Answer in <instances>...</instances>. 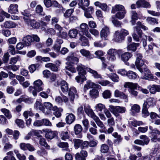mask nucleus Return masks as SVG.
Here are the masks:
<instances>
[{"instance_id":"1","label":"nucleus","mask_w":160,"mask_h":160,"mask_svg":"<svg viewBox=\"0 0 160 160\" xmlns=\"http://www.w3.org/2000/svg\"><path fill=\"white\" fill-rule=\"evenodd\" d=\"M137 26L133 27V32L132 34L133 39L136 42H138L140 38H142L143 34L142 31L140 28L146 31L148 30V28L142 24L140 22H138L136 23Z\"/></svg>"},{"instance_id":"2","label":"nucleus","mask_w":160,"mask_h":160,"mask_svg":"<svg viewBox=\"0 0 160 160\" xmlns=\"http://www.w3.org/2000/svg\"><path fill=\"white\" fill-rule=\"evenodd\" d=\"M116 12L115 16L119 19H123L126 13L124 7L120 4L116 5L112 8V13H115Z\"/></svg>"},{"instance_id":"3","label":"nucleus","mask_w":160,"mask_h":160,"mask_svg":"<svg viewBox=\"0 0 160 160\" xmlns=\"http://www.w3.org/2000/svg\"><path fill=\"white\" fill-rule=\"evenodd\" d=\"M154 104V99L153 98H148L144 101L142 112V113L144 114L145 116L149 115V113L148 111V108L150 106H153Z\"/></svg>"},{"instance_id":"4","label":"nucleus","mask_w":160,"mask_h":160,"mask_svg":"<svg viewBox=\"0 0 160 160\" xmlns=\"http://www.w3.org/2000/svg\"><path fill=\"white\" fill-rule=\"evenodd\" d=\"M110 110L111 112L116 117H120L121 118V116L119 113H124L126 111V109L125 107L120 106H114L110 105L109 106Z\"/></svg>"},{"instance_id":"5","label":"nucleus","mask_w":160,"mask_h":160,"mask_svg":"<svg viewBox=\"0 0 160 160\" xmlns=\"http://www.w3.org/2000/svg\"><path fill=\"white\" fill-rule=\"evenodd\" d=\"M136 60L135 62V64L137 69L141 73L143 72L142 68L141 67L144 64V62L142 59V55L139 53H136Z\"/></svg>"},{"instance_id":"6","label":"nucleus","mask_w":160,"mask_h":160,"mask_svg":"<svg viewBox=\"0 0 160 160\" xmlns=\"http://www.w3.org/2000/svg\"><path fill=\"white\" fill-rule=\"evenodd\" d=\"M122 52L121 50H117L114 49H109L107 52L109 60L112 62L114 61L116 59L117 55L121 53Z\"/></svg>"},{"instance_id":"7","label":"nucleus","mask_w":160,"mask_h":160,"mask_svg":"<svg viewBox=\"0 0 160 160\" xmlns=\"http://www.w3.org/2000/svg\"><path fill=\"white\" fill-rule=\"evenodd\" d=\"M80 33L79 34H80V32L83 35L86 36L89 38H91V35L88 32V25L85 23H82L80 25L79 27Z\"/></svg>"},{"instance_id":"8","label":"nucleus","mask_w":160,"mask_h":160,"mask_svg":"<svg viewBox=\"0 0 160 160\" xmlns=\"http://www.w3.org/2000/svg\"><path fill=\"white\" fill-rule=\"evenodd\" d=\"M110 33V30L109 28L107 26L103 25L100 31V37L102 39L106 40L107 38Z\"/></svg>"},{"instance_id":"9","label":"nucleus","mask_w":160,"mask_h":160,"mask_svg":"<svg viewBox=\"0 0 160 160\" xmlns=\"http://www.w3.org/2000/svg\"><path fill=\"white\" fill-rule=\"evenodd\" d=\"M43 112L46 115H48L51 113V111L54 109L52 104L49 102H45L44 103Z\"/></svg>"},{"instance_id":"10","label":"nucleus","mask_w":160,"mask_h":160,"mask_svg":"<svg viewBox=\"0 0 160 160\" xmlns=\"http://www.w3.org/2000/svg\"><path fill=\"white\" fill-rule=\"evenodd\" d=\"M24 21L28 25L31 26L34 28H37L40 26V23L34 19H28L24 18Z\"/></svg>"},{"instance_id":"11","label":"nucleus","mask_w":160,"mask_h":160,"mask_svg":"<svg viewBox=\"0 0 160 160\" xmlns=\"http://www.w3.org/2000/svg\"><path fill=\"white\" fill-rule=\"evenodd\" d=\"M136 4L138 8L141 7L149 8L151 7L150 4L145 0H138L136 2Z\"/></svg>"},{"instance_id":"12","label":"nucleus","mask_w":160,"mask_h":160,"mask_svg":"<svg viewBox=\"0 0 160 160\" xmlns=\"http://www.w3.org/2000/svg\"><path fill=\"white\" fill-rule=\"evenodd\" d=\"M18 5L16 4H11L8 8V12L11 14H16L18 12Z\"/></svg>"},{"instance_id":"13","label":"nucleus","mask_w":160,"mask_h":160,"mask_svg":"<svg viewBox=\"0 0 160 160\" xmlns=\"http://www.w3.org/2000/svg\"><path fill=\"white\" fill-rule=\"evenodd\" d=\"M76 89L74 87H71L69 90L68 95L69 96L70 101L72 102L75 98V95H77Z\"/></svg>"},{"instance_id":"14","label":"nucleus","mask_w":160,"mask_h":160,"mask_svg":"<svg viewBox=\"0 0 160 160\" xmlns=\"http://www.w3.org/2000/svg\"><path fill=\"white\" fill-rule=\"evenodd\" d=\"M84 111L88 116L94 119L97 116L95 114L89 105L85 106Z\"/></svg>"},{"instance_id":"15","label":"nucleus","mask_w":160,"mask_h":160,"mask_svg":"<svg viewBox=\"0 0 160 160\" xmlns=\"http://www.w3.org/2000/svg\"><path fill=\"white\" fill-rule=\"evenodd\" d=\"M74 130L75 135H78V137L81 138L82 137V134L81 133L82 128L81 125L79 124L75 125L74 127Z\"/></svg>"},{"instance_id":"16","label":"nucleus","mask_w":160,"mask_h":160,"mask_svg":"<svg viewBox=\"0 0 160 160\" xmlns=\"http://www.w3.org/2000/svg\"><path fill=\"white\" fill-rule=\"evenodd\" d=\"M34 87L36 88L38 92L43 90V83L40 79L35 81L33 82Z\"/></svg>"},{"instance_id":"17","label":"nucleus","mask_w":160,"mask_h":160,"mask_svg":"<svg viewBox=\"0 0 160 160\" xmlns=\"http://www.w3.org/2000/svg\"><path fill=\"white\" fill-rule=\"evenodd\" d=\"M96 123L97 125L100 127L102 130H100L99 131L101 132H105V127L103 122L100 121L99 118L97 116L93 119Z\"/></svg>"},{"instance_id":"18","label":"nucleus","mask_w":160,"mask_h":160,"mask_svg":"<svg viewBox=\"0 0 160 160\" xmlns=\"http://www.w3.org/2000/svg\"><path fill=\"white\" fill-rule=\"evenodd\" d=\"M17 26V24L16 23L11 21H6L3 23V25H1L2 28L4 27L8 28H15Z\"/></svg>"},{"instance_id":"19","label":"nucleus","mask_w":160,"mask_h":160,"mask_svg":"<svg viewBox=\"0 0 160 160\" xmlns=\"http://www.w3.org/2000/svg\"><path fill=\"white\" fill-rule=\"evenodd\" d=\"M88 68L81 64L78 65L77 68L78 75H84L86 74V70H87V69Z\"/></svg>"},{"instance_id":"20","label":"nucleus","mask_w":160,"mask_h":160,"mask_svg":"<svg viewBox=\"0 0 160 160\" xmlns=\"http://www.w3.org/2000/svg\"><path fill=\"white\" fill-rule=\"evenodd\" d=\"M66 60L68 61L67 63H68L69 65L70 64H74V62H78L79 61L78 58L76 57L73 54L68 56L66 58Z\"/></svg>"},{"instance_id":"21","label":"nucleus","mask_w":160,"mask_h":160,"mask_svg":"<svg viewBox=\"0 0 160 160\" xmlns=\"http://www.w3.org/2000/svg\"><path fill=\"white\" fill-rule=\"evenodd\" d=\"M94 5L99 7L104 11H107L108 10V7L106 4L105 3H101L99 2H96L94 3Z\"/></svg>"},{"instance_id":"22","label":"nucleus","mask_w":160,"mask_h":160,"mask_svg":"<svg viewBox=\"0 0 160 160\" xmlns=\"http://www.w3.org/2000/svg\"><path fill=\"white\" fill-rule=\"evenodd\" d=\"M124 39V37L122 35L121 33L119 32L118 31H116L115 32L114 39L115 42H119L123 40Z\"/></svg>"},{"instance_id":"23","label":"nucleus","mask_w":160,"mask_h":160,"mask_svg":"<svg viewBox=\"0 0 160 160\" xmlns=\"http://www.w3.org/2000/svg\"><path fill=\"white\" fill-rule=\"evenodd\" d=\"M138 86V84L137 83L127 82L125 83L124 87L125 88H128L130 89H136Z\"/></svg>"},{"instance_id":"24","label":"nucleus","mask_w":160,"mask_h":160,"mask_svg":"<svg viewBox=\"0 0 160 160\" xmlns=\"http://www.w3.org/2000/svg\"><path fill=\"white\" fill-rule=\"evenodd\" d=\"M112 136L116 138L114 141V145H118L122 140V138H121V136L118 135L116 132H114Z\"/></svg>"},{"instance_id":"25","label":"nucleus","mask_w":160,"mask_h":160,"mask_svg":"<svg viewBox=\"0 0 160 160\" xmlns=\"http://www.w3.org/2000/svg\"><path fill=\"white\" fill-rule=\"evenodd\" d=\"M45 67L46 68H49L53 72H57L58 70V67H57L55 64L52 63L46 64L45 65Z\"/></svg>"},{"instance_id":"26","label":"nucleus","mask_w":160,"mask_h":160,"mask_svg":"<svg viewBox=\"0 0 160 160\" xmlns=\"http://www.w3.org/2000/svg\"><path fill=\"white\" fill-rule=\"evenodd\" d=\"M80 7L83 10H85V7H88L89 5V0H81L78 4Z\"/></svg>"},{"instance_id":"27","label":"nucleus","mask_w":160,"mask_h":160,"mask_svg":"<svg viewBox=\"0 0 160 160\" xmlns=\"http://www.w3.org/2000/svg\"><path fill=\"white\" fill-rule=\"evenodd\" d=\"M87 71L90 73L92 74L94 78L96 79L102 78V77L101 75L100 74H99L96 71L91 68L87 69Z\"/></svg>"},{"instance_id":"28","label":"nucleus","mask_w":160,"mask_h":160,"mask_svg":"<svg viewBox=\"0 0 160 160\" xmlns=\"http://www.w3.org/2000/svg\"><path fill=\"white\" fill-rule=\"evenodd\" d=\"M61 88L63 93H67L68 90V84L65 81H62L61 82Z\"/></svg>"},{"instance_id":"29","label":"nucleus","mask_w":160,"mask_h":160,"mask_svg":"<svg viewBox=\"0 0 160 160\" xmlns=\"http://www.w3.org/2000/svg\"><path fill=\"white\" fill-rule=\"evenodd\" d=\"M75 119L74 115L72 113H70L66 116V121L67 123L71 124L73 122Z\"/></svg>"},{"instance_id":"30","label":"nucleus","mask_w":160,"mask_h":160,"mask_svg":"<svg viewBox=\"0 0 160 160\" xmlns=\"http://www.w3.org/2000/svg\"><path fill=\"white\" fill-rule=\"evenodd\" d=\"M57 135V132L55 131H50L47 132L45 135V137L51 139L54 138Z\"/></svg>"},{"instance_id":"31","label":"nucleus","mask_w":160,"mask_h":160,"mask_svg":"<svg viewBox=\"0 0 160 160\" xmlns=\"http://www.w3.org/2000/svg\"><path fill=\"white\" fill-rule=\"evenodd\" d=\"M30 8H28L24 10L21 12L23 16V18L24 20V18H27L28 19H30L29 17L31 16V14L30 12Z\"/></svg>"},{"instance_id":"32","label":"nucleus","mask_w":160,"mask_h":160,"mask_svg":"<svg viewBox=\"0 0 160 160\" xmlns=\"http://www.w3.org/2000/svg\"><path fill=\"white\" fill-rule=\"evenodd\" d=\"M70 134L68 131H62L60 135V137L62 140H65L69 138Z\"/></svg>"},{"instance_id":"33","label":"nucleus","mask_w":160,"mask_h":160,"mask_svg":"<svg viewBox=\"0 0 160 160\" xmlns=\"http://www.w3.org/2000/svg\"><path fill=\"white\" fill-rule=\"evenodd\" d=\"M132 56V55L131 53L128 52H126L121 55V59L124 62H127Z\"/></svg>"},{"instance_id":"34","label":"nucleus","mask_w":160,"mask_h":160,"mask_svg":"<svg viewBox=\"0 0 160 160\" xmlns=\"http://www.w3.org/2000/svg\"><path fill=\"white\" fill-rule=\"evenodd\" d=\"M144 73V76L141 77V78L143 79H148V78L153 79H154V77L150 71L149 70L145 72Z\"/></svg>"},{"instance_id":"35","label":"nucleus","mask_w":160,"mask_h":160,"mask_svg":"<svg viewBox=\"0 0 160 160\" xmlns=\"http://www.w3.org/2000/svg\"><path fill=\"white\" fill-rule=\"evenodd\" d=\"M139 45V43H136L133 42L132 44L129 45L127 47V49L128 50L132 51H135L136 49L137 48Z\"/></svg>"},{"instance_id":"36","label":"nucleus","mask_w":160,"mask_h":160,"mask_svg":"<svg viewBox=\"0 0 160 160\" xmlns=\"http://www.w3.org/2000/svg\"><path fill=\"white\" fill-rule=\"evenodd\" d=\"M79 40L82 42V45L83 46H89V43L87 38L82 35L79 38Z\"/></svg>"},{"instance_id":"37","label":"nucleus","mask_w":160,"mask_h":160,"mask_svg":"<svg viewBox=\"0 0 160 160\" xmlns=\"http://www.w3.org/2000/svg\"><path fill=\"white\" fill-rule=\"evenodd\" d=\"M78 33V31L76 29L70 30L68 32V35L71 38H75Z\"/></svg>"},{"instance_id":"38","label":"nucleus","mask_w":160,"mask_h":160,"mask_svg":"<svg viewBox=\"0 0 160 160\" xmlns=\"http://www.w3.org/2000/svg\"><path fill=\"white\" fill-rule=\"evenodd\" d=\"M22 41L26 46H29L30 43L32 41V37L30 35L27 36L23 38Z\"/></svg>"},{"instance_id":"39","label":"nucleus","mask_w":160,"mask_h":160,"mask_svg":"<svg viewBox=\"0 0 160 160\" xmlns=\"http://www.w3.org/2000/svg\"><path fill=\"white\" fill-rule=\"evenodd\" d=\"M43 106L41 102L37 100L34 105V108L36 109H38L43 111Z\"/></svg>"},{"instance_id":"40","label":"nucleus","mask_w":160,"mask_h":160,"mask_svg":"<svg viewBox=\"0 0 160 160\" xmlns=\"http://www.w3.org/2000/svg\"><path fill=\"white\" fill-rule=\"evenodd\" d=\"M95 108L97 112H101L102 110L104 111L106 108L105 106L101 103L97 104L95 106Z\"/></svg>"},{"instance_id":"41","label":"nucleus","mask_w":160,"mask_h":160,"mask_svg":"<svg viewBox=\"0 0 160 160\" xmlns=\"http://www.w3.org/2000/svg\"><path fill=\"white\" fill-rule=\"evenodd\" d=\"M54 111L53 114L57 118L60 117L61 115V112L62 111V108H58L56 106L54 107V109L53 110Z\"/></svg>"},{"instance_id":"42","label":"nucleus","mask_w":160,"mask_h":160,"mask_svg":"<svg viewBox=\"0 0 160 160\" xmlns=\"http://www.w3.org/2000/svg\"><path fill=\"white\" fill-rule=\"evenodd\" d=\"M75 79L77 82L80 83H82L84 81L86 80L85 76L83 75H78Z\"/></svg>"},{"instance_id":"43","label":"nucleus","mask_w":160,"mask_h":160,"mask_svg":"<svg viewBox=\"0 0 160 160\" xmlns=\"http://www.w3.org/2000/svg\"><path fill=\"white\" fill-rule=\"evenodd\" d=\"M74 143V146L76 149H78L81 145L82 142V140L79 139H74L73 140Z\"/></svg>"},{"instance_id":"44","label":"nucleus","mask_w":160,"mask_h":160,"mask_svg":"<svg viewBox=\"0 0 160 160\" xmlns=\"http://www.w3.org/2000/svg\"><path fill=\"white\" fill-rule=\"evenodd\" d=\"M107 44V43L105 42L100 41H96L94 43V45L96 47L102 48L105 47Z\"/></svg>"},{"instance_id":"45","label":"nucleus","mask_w":160,"mask_h":160,"mask_svg":"<svg viewBox=\"0 0 160 160\" xmlns=\"http://www.w3.org/2000/svg\"><path fill=\"white\" fill-rule=\"evenodd\" d=\"M95 84L90 81H88L87 82L86 84L84 85V89L85 91H86L87 90L94 87Z\"/></svg>"},{"instance_id":"46","label":"nucleus","mask_w":160,"mask_h":160,"mask_svg":"<svg viewBox=\"0 0 160 160\" xmlns=\"http://www.w3.org/2000/svg\"><path fill=\"white\" fill-rule=\"evenodd\" d=\"M107 76L109 78L113 81L114 82H118L119 81V77L115 73L109 74H107Z\"/></svg>"},{"instance_id":"47","label":"nucleus","mask_w":160,"mask_h":160,"mask_svg":"<svg viewBox=\"0 0 160 160\" xmlns=\"http://www.w3.org/2000/svg\"><path fill=\"white\" fill-rule=\"evenodd\" d=\"M146 20L148 23L150 24H154L156 23L157 24L158 23V20L151 17H147Z\"/></svg>"},{"instance_id":"48","label":"nucleus","mask_w":160,"mask_h":160,"mask_svg":"<svg viewBox=\"0 0 160 160\" xmlns=\"http://www.w3.org/2000/svg\"><path fill=\"white\" fill-rule=\"evenodd\" d=\"M90 96L93 98H97L98 96L99 92L97 89H93L90 91Z\"/></svg>"},{"instance_id":"49","label":"nucleus","mask_w":160,"mask_h":160,"mask_svg":"<svg viewBox=\"0 0 160 160\" xmlns=\"http://www.w3.org/2000/svg\"><path fill=\"white\" fill-rule=\"evenodd\" d=\"M36 12L42 16H44L45 13L43 12V8L40 5H38L35 8Z\"/></svg>"},{"instance_id":"50","label":"nucleus","mask_w":160,"mask_h":160,"mask_svg":"<svg viewBox=\"0 0 160 160\" xmlns=\"http://www.w3.org/2000/svg\"><path fill=\"white\" fill-rule=\"evenodd\" d=\"M39 143L42 146L45 147L47 149H49L50 146L46 142L45 139L44 138H40Z\"/></svg>"},{"instance_id":"51","label":"nucleus","mask_w":160,"mask_h":160,"mask_svg":"<svg viewBox=\"0 0 160 160\" xmlns=\"http://www.w3.org/2000/svg\"><path fill=\"white\" fill-rule=\"evenodd\" d=\"M127 76L130 79H135L137 77L136 73L131 71H129L128 72Z\"/></svg>"},{"instance_id":"52","label":"nucleus","mask_w":160,"mask_h":160,"mask_svg":"<svg viewBox=\"0 0 160 160\" xmlns=\"http://www.w3.org/2000/svg\"><path fill=\"white\" fill-rule=\"evenodd\" d=\"M1 111L8 118L10 119L11 118L12 115L9 110L6 108H2Z\"/></svg>"},{"instance_id":"53","label":"nucleus","mask_w":160,"mask_h":160,"mask_svg":"<svg viewBox=\"0 0 160 160\" xmlns=\"http://www.w3.org/2000/svg\"><path fill=\"white\" fill-rule=\"evenodd\" d=\"M80 53L83 56L89 58L90 56V52L88 50L84 49H82L80 51Z\"/></svg>"},{"instance_id":"54","label":"nucleus","mask_w":160,"mask_h":160,"mask_svg":"<svg viewBox=\"0 0 160 160\" xmlns=\"http://www.w3.org/2000/svg\"><path fill=\"white\" fill-rule=\"evenodd\" d=\"M102 95L104 98H109L111 97V93L110 90H107L102 93Z\"/></svg>"},{"instance_id":"55","label":"nucleus","mask_w":160,"mask_h":160,"mask_svg":"<svg viewBox=\"0 0 160 160\" xmlns=\"http://www.w3.org/2000/svg\"><path fill=\"white\" fill-rule=\"evenodd\" d=\"M8 51L12 55H14L16 53V51L14 46L9 44Z\"/></svg>"},{"instance_id":"56","label":"nucleus","mask_w":160,"mask_h":160,"mask_svg":"<svg viewBox=\"0 0 160 160\" xmlns=\"http://www.w3.org/2000/svg\"><path fill=\"white\" fill-rule=\"evenodd\" d=\"M147 88L149 90L150 92L152 94H155L156 92V85H150L148 86Z\"/></svg>"},{"instance_id":"57","label":"nucleus","mask_w":160,"mask_h":160,"mask_svg":"<svg viewBox=\"0 0 160 160\" xmlns=\"http://www.w3.org/2000/svg\"><path fill=\"white\" fill-rule=\"evenodd\" d=\"M140 109L139 106L137 104H134L131 107V111L134 112H138Z\"/></svg>"},{"instance_id":"58","label":"nucleus","mask_w":160,"mask_h":160,"mask_svg":"<svg viewBox=\"0 0 160 160\" xmlns=\"http://www.w3.org/2000/svg\"><path fill=\"white\" fill-rule=\"evenodd\" d=\"M42 29L43 31H44L50 34L51 35H54L56 33L55 30L52 28H50L46 30L44 28H42Z\"/></svg>"},{"instance_id":"59","label":"nucleus","mask_w":160,"mask_h":160,"mask_svg":"<svg viewBox=\"0 0 160 160\" xmlns=\"http://www.w3.org/2000/svg\"><path fill=\"white\" fill-rule=\"evenodd\" d=\"M67 64L68 66L65 67V68L66 70L72 72H76L75 68L73 67V64H70L69 65L68 63Z\"/></svg>"},{"instance_id":"60","label":"nucleus","mask_w":160,"mask_h":160,"mask_svg":"<svg viewBox=\"0 0 160 160\" xmlns=\"http://www.w3.org/2000/svg\"><path fill=\"white\" fill-rule=\"evenodd\" d=\"M108 146L105 144H103L101 146L100 151L102 153H105L108 151Z\"/></svg>"},{"instance_id":"61","label":"nucleus","mask_w":160,"mask_h":160,"mask_svg":"<svg viewBox=\"0 0 160 160\" xmlns=\"http://www.w3.org/2000/svg\"><path fill=\"white\" fill-rule=\"evenodd\" d=\"M28 90L29 92L32 93L34 96H36L37 95V91L34 87H33L32 86H30L28 88Z\"/></svg>"},{"instance_id":"62","label":"nucleus","mask_w":160,"mask_h":160,"mask_svg":"<svg viewBox=\"0 0 160 160\" xmlns=\"http://www.w3.org/2000/svg\"><path fill=\"white\" fill-rule=\"evenodd\" d=\"M20 59L19 56H16L15 57L12 58L10 60V64H15L18 60Z\"/></svg>"},{"instance_id":"63","label":"nucleus","mask_w":160,"mask_h":160,"mask_svg":"<svg viewBox=\"0 0 160 160\" xmlns=\"http://www.w3.org/2000/svg\"><path fill=\"white\" fill-rule=\"evenodd\" d=\"M15 122L19 127L22 128H24V122L22 120L17 119L15 121Z\"/></svg>"},{"instance_id":"64","label":"nucleus","mask_w":160,"mask_h":160,"mask_svg":"<svg viewBox=\"0 0 160 160\" xmlns=\"http://www.w3.org/2000/svg\"><path fill=\"white\" fill-rule=\"evenodd\" d=\"M140 139L143 140L144 141L143 142L146 145H147L148 143L150 141L148 138L145 135L140 136Z\"/></svg>"}]
</instances>
